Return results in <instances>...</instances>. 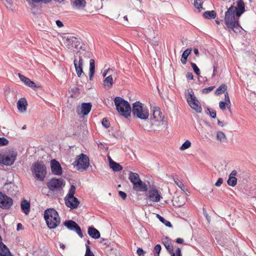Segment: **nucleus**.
Wrapping results in <instances>:
<instances>
[{"instance_id": "1", "label": "nucleus", "mask_w": 256, "mask_h": 256, "mask_svg": "<svg viewBox=\"0 0 256 256\" xmlns=\"http://www.w3.org/2000/svg\"><path fill=\"white\" fill-rule=\"evenodd\" d=\"M236 6L232 5L225 12L224 28L230 34L232 32L238 34L242 29L239 23V18L245 12V4L243 0H237Z\"/></svg>"}, {"instance_id": "2", "label": "nucleus", "mask_w": 256, "mask_h": 256, "mask_svg": "<svg viewBox=\"0 0 256 256\" xmlns=\"http://www.w3.org/2000/svg\"><path fill=\"white\" fill-rule=\"evenodd\" d=\"M44 218L50 229L56 228L60 224V218L56 210L54 208L46 210L44 212Z\"/></svg>"}, {"instance_id": "3", "label": "nucleus", "mask_w": 256, "mask_h": 256, "mask_svg": "<svg viewBox=\"0 0 256 256\" xmlns=\"http://www.w3.org/2000/svg\"><path fill=\"white\" fill-rule=\"evenodd\" d=\"M116 110L118 113L128 118L130 116L132 108L128 102L121 97H116L114 100Z\"/></svg>"}, {"instance_id": "4", "label": "nucleus", "mask_w": 256, "mask_h": 256, "mask_svg": "<svg viewBox=\"0 0 256 256\" xmlns=\"http://www.w3.org/2000/svg\"><path fill=\"white\" fill-rule=\"evenodd\" d=\"M31 170L34 178L38 180L43 181L46 176V168L42 161L34 163Z\"/></svg>"}, {"instance_id": "5", "label": "nucleus", "mask_w": 256, "mask_h": 256, "mask_svg": "<svg viewBox=\"0 0 256 256\" xmlns=\"http://www.w3.org/2000/svg\"><path fill=\"white\" fill-rule=\"evenodd\" d=\"M90 52L82 50L77 52L74 56V64H94V60Z\"/></svg>"}, {"instance_id": "6", "label": "nucleus", "mask_w": 256, "mask_h": 256, "mask_svg": "<svg viewBox=\"0 0 256 256\" xmlns=\"http://www.w3.org/2000/svg\"><path fill=\"white\" fill-rule=\"evenodd\" d=\"M185 96L187 102L190 107L194 110L197 113H201L202 108L199 100L194 95L192 88H188L185 91Z\"/></svg>"}, {"instance_id": "7", "label": "nucleus", "mask_w": 256, "mask_h": 256, "mask_svg": "<svg viewBox=\"0 0 256 256\" xmlns=\"http://www.w3.org/2000/svg\"><path fill=\"white\" fill-rule=\"evenodd\" d=\"M132 112L134 116L142 120H146L149 116V112L147 108H144L140 102H136L132 104Z\"/></svg>"}, {"instance_id": "8", "label": "nucleus", "mask_w": 256, "mask_h": 256, "mask_svg": "<svg viewBox=\"0 0 256 256\" xmlns=\"http://www.w3.org/2000/svg\"><path fill=\"white\" fill-rule=\"evenodd\" d=\"M73 164L76 166L78 170L82 169L86 170L90 165V160L88 157L85 154H80L76 158V160Z\"/></svg>"}, {"instance_id": "9", "label": "nucleus", "mask_w": 256, "mask_h": 256, "mask_svg": "<svg viewBox=\"0 0 256 256\" xmlns=\"http://www.w3.org/2000/svg\"><path fill=\"white\" fill-rule=\"evenodd\" d=\"M65 185V182L62 178H52L46 184L48 188L51 190H60Z\"/></svg>"}, {"instance_id": "10", "label": "nucleus", "mask_w": 256, "mask_h": 256, "mask_svg": "<svg viewBox=\"0 0 256 256\" xmlns=\"http://www.w3.org/2000/svg\"><path fill=\"white\" fill-rule=\"evenodd\" d=\"M17 156L16 151H12L8 154H4L0 156V164L5 166H11L14 164Z\"/></svg>"}, {"instance_id": "11", "label": "nucleus", "mask_w": 256, "mask_h": 256, "mask_svg": "<svg viewBox=\"0 0 256 256\" xmlns=\"http://www.w3.org/2000/svg\"><path fill=\"white\" fill-rule=\"evenodd\" d=\"M64 224L68 230L76 232L80 238H83L81 228L76 222L72 220H67L64 222Z\"/></svg>"}, {"instance_id": "12", "label": "nucleus", "mask_w": 256, "mask_h": 256, "mask_svg": "<svg viewBox=\"0 0 256 256\" xmlns=\"http://www.w3.org/2000/svg\"><path fill=\"white\" fill-rule=\"evenodd\" d=\"M164 116L158 107H154L152 109V118H151V122L152 125L154 124V122H158L157 125H160V122H162Z\"/></svg>"}, {"instance_id": "13", "label": "nucleus", "mask_w": 256, "mask_h": 256, "mask_svg": "<svg viewBox=\"0 0 256 256\" xmlns=\"http://www.w3.org/2000/svg\"><path fill=\"white\" fill-rule=\"evenodd\" d=\"M13 200L12 198L0 192V207L9 208L12 206Z\"/></svg>"}, {"instance_id": "14", "label": "nucleus", "mask_w": 256, "mask_h": 256, "mask_svg": "<svg viewBox=\"0 0 256 256\" xmlns=\"http://www.w3.org/2000/svg\"><path fill=\"white\" fill-rule=\"evenodd\" d=\"M146 196L153 202H159L162 198L158 190L156 188L150 189Z\"/></svg>"}, {"instance_id": "15", "label": "nucleus", "mask_w": 256, "mask_h": 256, "mask_svg": "<svg viewBox=\"0 0 256 256\" xmlns=\"http://www.w3.org/2000/svg\"><path fill=\"white\" fill-rule=\"evenodd\" d=\"M66 206L72 210L76 209L78 206L80 202L76 197L64 198Z\"/></svg>"}, {"instance_id": "16", "label": "nucleus", "mask_w": 256, "mask_h": 256, "mask_svg": "<svg viewBox=\"0 0 256 256\" xmlns=\"http://www.w3.org/2000/svg\"><path fill=\"white\" fill-rule=\"evenodd\" d=\"M247 76L246 78V82L248 86L252 88L256 86V72H246Z\"/></svg>"}, {"instance_id": "17", "label": "nucleus", "mask_w": 256, "mask_h": 256, "mask_svg": "<svg viewBox=\"0 0 256 256\" xmlns=\"http://www.w3.org/2000/svg\"><path fill=\"white\" fill-rule=\"evenodd\" d=\"M51 170L53 174L55 175L60 176L62 174V168L59 163L55 159H53L50 161Z\"/></svg>"}, {"instance_id": "18", "label": "nucleus", "mask_w": 256, "mask_h": 256, "mask_svg": "<svg viewBox=\"0 0 256 256\" xmlns=\"http://www.w3.org/2000/svg\"><path fill=\"white\" fill-rule=\"evenodd\" d=\"M132 188L134 190L139 192H147L148 190V186L141 180L136 182L132 184Z\"/></svg>"}, {"instance_id": "19", "label": "nucleus", "mask_w": 256, "mask_h": 256, "mask_svg": "<svg viewBox=\"0 0 256 256\" xmlns=\"http://www.w3.org/2000/svg\"><path fill=\"white\" fill-rule=\"evenodd\" d=\"M92 107V105L90 102L82 103L80 108V110H78V114L83 116L88 115L90 112Z\"/></svg>"}, {"instance_id": "20", "label": "nucleus", "mask_w": 256, "mask_h": 256, "mask_svg": "<svg viewBox=\"0 0 256 256\" xmlns=\"http://www.w3.org/2000/svg\"><path fill=\"white\" fill-rule=\"evenodd\" d=\"M27 106V101L24 98H21L18 102V109L20 112H25L26 110Z\"/></svg>"}, {"instance_id": "21", "label": "nucleus", "mask_w": 256, "mask_h": 256, "mask_svg": "<svg viewBox=\"0 0 256 256\" xmlns=\"http://www.w3.org/2000/svg\"><path fill=\"white\" fill-rule=\"evenodd\" d=\"M18 76L20 80L26 86L31 88L36 87V85L34 82L30 80V78L26 77L20 73L18 74Z\"/></svg>"}, {"instance_id": "22", "label": "nucleus", "mask_w": 256, "mask_h": 256, "mask_svg": "<svg viewBox=\"0 0 256 256\" xmlns=\"http://www.w3.org/2000/svg\"><path fill=\"white\" fill-rule=\"evenodd\" d=\"M88 232L89 236L93 238L98 239L100 238V232L94 227H89L88 228Z\"/></svg>"}, {"instance_id": "23", "label": "nucleus", "mask_w": 256, "mask_h": 256, "mask_svg": "<svg viewBox=\"0 0 256 256\" xmlns=\"http://www.w3.org/2000/svg\"><path fill=\"white\" fill-rule=\"evenodd\" d=\"M20 206L24 212L28 214L30 212V202L26 200H23L21 202Z\"/></svg>"}, {"instance_id": "24", "label": "nucleus", "mask_w": 256, "mask_h": 256, "mask_svg": "<svg viewBox=\"0 0 256 256\" xmlns=\"http://www.w3.org/2000/svg\"><path fill=\"white\" fill-rule=\"evenodd\" d=\"M78 42L77 38L74 36L68 38L66 39L64 44L68 48H71L74 46V44Z\"/></svg>"}, {"instance_id": "25", "label": "nucleus", "mask_w": 256, "mask_h": 256, "mask_svg": "<svg viewBox=\"0 0 256 256\" xmlns=\"http://www.w3.org/2000/svg\"><path fill=\"white\" fill-rule=\"evenodd\" d=\"M128 180L133 184L136 182L140 180V175L136 172H134L131 171L128 172Z\"/></svg>"}, {"instance_id": "26", "label": "nucleus", "mask_w": 256, "mask_h": 256, "mask_svg": "<svg viewBox=\"0 0 256 256\" xmlns=\"http://www.w3.org/2000/svg\"><path fill=\"white\" fill-rule=\"evenodd\" d=\"M162 243L169 252H172L174 251L173 246L170 240L168 237L162 239Z\"/></svg>"}, {"instance_id": "27", "label": "nucleus", "mask_w": 256, "mask_h": 256, "mask_svg": "<svg viewBox=\"0 0 256 256\" xmlns=\"http://www.w3.org/2000/svg\"><path fill=\"white\" fill-rule=\"evenodd\" d=\"M110 166L114 172H119L122 170V166L119 164L112 160L110 158Z\"/></svg>"}, {"instance_id": "28", "label": "nucleus", "mask_w": 256, "mask_h": 256, "mask_svg": "<svg viewBox=\"0 0 256 256\" xmlns=\"http://www.w3.org/2000/svg\"><path fill=\"white\" fill-rule=\"evenodd\" d=\"M72 4L74 7L77 9L83 8L86 6L84 0H74Z\"/></svg>"}, {"instance_id": "29", "label": "nucleus", "mask_w": 256, "mask_h": 256, "mask_svg": "<svg viewBox=\"0 0 256 256\" xmlns=\"http://www.w3.org/2000/svg\"><path fill=\"white\" fill-rule=\"evenodd\" d=\"M172 202L174 206L176 207H180L184 205L183 198L180 196L174 197Z\"/></svg>"}, {"instance_id": "30", "label": "nucleus", "mask_w": 256, "mask_h": 256, "mask_svg": "<svg viewBox=\"0 0 256 256\" xmlns=\"http://www.w3.org/2000/svg\"><path fill=\"white\" fill-rule=\"evenodd\" d=\"M216 16L214 10H208L203 14V16L206 19H214Z\"/></svg>"}, {"instance_id": "31", "label": "nucleus", "mask_w": 256, "mask_h": 256, "mask_svg": "<svg viewBox=\"0 0 256 256\" xmlns=\"http://www.w3.org/2000/svg\"><path fill=\"white\" fill-rule=\"evenodd\" d=\"M192 52V48H186L182 53L181 62L182 64H186V60L188 56Z\"/></svg>"}, {"instance_id": "32", "label": "nucleus", "mask_w": 256, "mask_h": 256, "mask_svg": "<svg viewBox=\"0 0 256 256\" xmlns=\"http://www.w3.org/2000/svg\"><path fill=\"white\" fill-rule=\"evenodd\" d=\"M216 140L221 142H226L227 141V138L226 134L221 131L217 132Z\"/></svg>"}, {"instance_id": "33", "label": "nucleus", "mask_w": 256, "mask_h": 256, "mask_svg": "<svg viewBox=\"0 0 256 256\" xmlns=\"http://www.w3.org/2000/svg\"><path fill=\"white\" fill-rule=\"evenodd\" d=\"M113 84V78L112 75L107 76L104 81V84L105 86L110 88Z\"/></svg>"}, {"instance_id": "34", "label": "nucleus", "mask_w": 256, "mask_h": 256, "mask_svg": "<svg viewBox=\"0 0 256 256\" xmlns=\"http://www.w3.org/2000/svg\"><path fill=\"white\" fill-rule=\"evenodd\" d=\"M227 86L225 84H222L216 90L215 94L219 95L222 93H224V91L226 90Z\"/></svg>"}, {"instance_id": "35", "label": "nucleus", "mask_w": 256, "mask_h": 256, "mask_svg": "<svg viewBox=\"0 0 256 256\" xmlns=\"http://www.w3.org/2000/svg\"><path fill=\"white\" fill-rule=\"evenodd\" d=\"M76 193V186L74 185H72L69 190L68 192L64 198H69L71 197H74V195Z\"/></svg>"}, {"instance_id": "36", "label": "nucleus", "mask_w": 256, "mask_h": 256, "mask_svg": "<svg viewBox=\"0 0 256 256\" xmlns=\"http://www.w3.org/2000/svg\"><path fill=\"white\" fill-rule=\"evenodd\" d=\"M156 217L158 218V220L163 224H164L168 228H172V224H171L170 222L165 220L162 216H160L158 214H156Z\"/></svg>"}, {"instance_id": "37", "label": "nucleus", "mask_w": 256, "mask_h": 256, "mask_svg": "<svg viewBox=\"0 0 256 256\" xmlns=\"http://www.w3.org/2000/svg\"><path fill=\"white\" fill-rule=\"evenodd\" d=\"M227 182L228 185L232 186H234L236 184L237 178L233 176H229Z\"/></svg>"}, {"instance_id": "38", "label": "nucleus", "mask_w": 256, "mask_h": 256, "mask_svg": "<svg viewBox=\"0 0 256 256\" xmlns=\"http://www.w3.org/2000/svg\"><path fill=\"white\" fill-rule=\"evenodd\" d=\"M150 34L148 35V36H150L149 38L150 40V42H151L152 44H153L154 46H158V41L157 40H155V37L153 36L154 34V30H150Z\"/></svg>"}, {"instance_id": "39", "label": "nucleus", "mask_w": 256, "mask_h": 256, "mask_svg": "<svg viewBox=\"0 0 256 256\" xmlns=\"http://www.w3.org/2000/svg\"><path fill=\"white\" fill-rule=\"evenodd\" d=\"M202 0H194V6L196 8L199 10L203 9L202 7Z\"/></svg>"}, {"instance_id": "40", "label": "nucleus", "mask_w": 256, "mask_h": 256, "mask_svg": "<svg viewBox=\"0 0 256 256\" xmlns=\"http://www.w3.org/2000/svg\"><path fill=\"white\" fill-rule=\"evenodd\" d=\"M191 146V142L190 140H186L180 146L181 150H185Z\"/></svg>"}, {"instance_id": "41", "label": "nucleus", "mask_w": 256, "mask_h": 256, "mask_svg": "<svg viewBox=\"0 0 256 256\" xmlns=\"http://www.w3.org/2000/svg\"><path fill=\"white\" fill-rule=\"evenodd\" d=\"M95 72V65H90L89 76L90 80H92L93 78V76Z\"/></svg>"}, {"instance_id": "42", "label": "nucleus", "mask_w": 256, "mask_h": 256, "mask_svg": "<svg viewBox=\"0 0 256 256\" xmlns=\"http://www.w3.org/2000/svg\"><path fill=\"white\" fill-rule=\"evenodd\" d=\"M74 66L78 76H80L82 72V65H74Z\"/></svg>"}, {"instance_id": "43", "label": "nucleus", "mask_w": 256, "mask_h": 256, "mask_svg": "<svg viewBox=\"0 0 256 256\" xmlns=\"http://www.w3.org/2000/svg\"><path fill=\"white\" fill-rule=\"evenodd\" d=\"M161 250V246L160 244H156L154 248V255L155 256H159L160 252Z\"/></svg>"}, {"instance_id": "44", "label": "nucleus", "mask_w": 256, "mask_h": 256, "mask_svg": "<svg viewBox=\"0 0 256 256\" xmlns=\"http://www.w3.org/2000/svg\"><path fill=\"white\" fill-rule=\"evenodd\" d=\"M175 184L182 190H184V184L178 178H174Z\"/></svg>"}, {"instance_id": "45", "label": "nucleus", "mask_w": 256, "mask_h": 256, "mask_svg": "<svg viewBox=\"0 0 256 256\" xmlns=\"http://www.w3.org/2000/svg\"><path fill=\"white\" fill-rule=\"evenodd\" d=\"M8 144V140L5 138H0V146H6Z\"/></svg>"}, {"instance_id": "46", "label": "nucleus", "mask_w": 256, "mask_h": 256, "mask_svg": "<svg viewBox=\"0 0 256 256\" xmlns=\"http://www.w3.org/2000/svg\"><path fill=\"white\" fill-rule=\"evenodd\" d=\"M102 124L106 128H108L110 127V123L107 118H104L102 119Z\"/></svg>"}, {"instance_id": "47", "label": "nucleus", "mask_w": 256, "mask_h": 256, "mask_svg": "<svg viewBox=\"0 0 256 256\" xmlns=\"http://www.w3.org/2000/svg\"><path fill=\"white\" fill-rule=\"evenodd\" d=\"M84 256H94L93 252L90 250L89 246L86 244V250Z\"/></svg>"}, {"instance_id": "48", "label": "nucleus", "mask_w": 256, "mask_h": 256, "mask_svg": "<svg viewBox=\"0 0 256 256\" xmlns=\"http://www.w3.org/2000/svg\"><path fill=\"white\" fill-rule=\"evenodd\" d=\"M228 104H229L226 102L221 101L219 103V106L221 110H224L226 109V106H228Z\"/></svg>"}, {"instance_id": "49", "label": "nucleus", "mask_w": 256, "mask_h": 256, "mask_svg": "<svg viewBox=\"0 0 256 256\" xmlns=\"http://www.w3.org/2000/svg\"><path fill=\"white\" fill-rule=\"evenodd\" d=\"M28 2L32 1V2L39 3L40 2L46 4L50 2L52 0H26Z\"/></svg>"}, {"instance_id": "50", "label": "nucleus", "mask_w": 256, "mask_h": 256, "mask_svg": "<svg viewBox=\"0 0 256 256\" xmlns=\"http://www.w3.org/2000/svg\"><path fill=\"white\" fill-rule=\"evenodd\" d=\"M214 88V86H210L208 88H204L202 90V92L203 93H206V94L208 93L209 92H210Z\"/></svg>"}, {"instance_id": "51", "label": "nucleus", "mask_w": 256, "mask_h": 256, "mask_svg": "<svg viewBox=\"0 0 256 256\" xmlns=\"http://www.w3.org/2000/svg\"><path fill=\"white\" fill-rule=\"evenodd\" d=\"M136 252L138 256H144L145 253L142 248H138Z\"/></svg>"}, {"instance_id": "52", "label": "nucleus", "mask_w": 256, "mask_h": 256, "mask_svg": "<svg viewBox=\"0 0 256 256\" xmlns=\"http://www.w3.org/2000/svg\"><path fill=\"white\" fill-rule=\"evenodd\" d=\"M192 66L194 72L197 75H199L200 74V70L198 68L197 66V65H192Z\"/></svg>"}, {"instance_id": "53", "label": "nucleus", "mask_w": 256, "mask_h": 256, "mask_svg": "<svg viewBox=\"0 0 256 256\" xmlns=\"http://www.w3.org/2000/svg\"><path fill=\"white\" fill-rule=\"evenodd\" d=\"M208 110L209 111L210 116L213 118H215L216 116V112L215 110L210 111V108H208Z\"/></svg>"}, {"instance_id": "54", "label": "nucleus", "mask_w": 256, "mask_h": 256, "mask_svg": "<svg viewBox=\"0 0 256 256\" xmlns=\"http://www.w3.org/2000/svg\"><path fill=\"white\" fill-rule=\"evenodd\" d=\"M118 194L123 200H125L127 196L126 194L122 191H119Z\"/></svg>"}, {"instance_id": "55", "label": "nucleus", "mask_w": 256, "mask_h": 256, "mask_svg": "<svg viewBox=\"0 0 256 256\" xmlns=\"http://www.w3.org/2000/svg\"><path fill=\"white\" fill-rule=\"evenodd\" d=\"M98 5L97 6H95L96 8V9H100L102 7V0H96Z\"/></svg>"}, {"instance_id": "56", "label": "nucleus", "mask_w": 256, "mask_h": 256, "mask_svg": "<svg viewBox=\"0 0 256 256\" xmlns=\"http://www.w3.org/2000/svg\"><path fill=\"white\" fill-rule=\"evenodd\" d=\"M223 179L222 178H219L217 182L215 183V186H220L222 184Z\"/></svg>"}, {"instance_id": "57", "label": "nucleus", "mask_w": 256, "mask_h": 256, "mask_svg": "<svg viewBox=\"0 0 256 256\" xmlns=\"http://www.w3.org/2000/svg\"><path fill=\"white\" fill-rule=\"evenodd\" d=\"M224 96H225L224 99H225L226 102L227 103H228V104H230V98H229L228 94V92H226L224 94Z\"/></svg>"}, {"instance_id": "58", "label": "nucleus", "mask_w": 256, "mask_h": 256, "mask_svg": "<svg viewBox=\"0 0 256 256\" xmlns=\"http://www.w3.org/2000/svg\"><path fill=\"white\" fill-rule=\"evenodd\" d=\"M100 243H104V245L108 246L109 244V242L107 239L102 238L100 240Z\"/></svg>"}, {"instance_id": "59", "label": "nucleus", "mask_w": 256, "mask_h": 256, "mask_svg": "<svg viewBox=\"0 0 256 256\" xmlns=\"http://www.w3.org/2000/svg\"><path fill=\"white\" fill-rule=\"evenodd\" d=\"M186 77L188 80H192L194 78L192 72H188L186 74Z\"/></svg>"}, {"instance_id": "60", "label": "nucleus", "mask_w": 256, "mask_h": 256, "mask_svg": "<svg viewBox=\"0 0 256 256\" xmlns=\"http://www.w3.org/2000/svg\"><path fill=\"white\" fill-rule=\"evenodd\" d=\"M56 24L58 28H62L64 26L62 22L59 20L56 21Z\"/></svg>"}, {"instance_id": "61", "label": "nucleus", "mask_w": 256, "mask_h": 256, "mask_svg": "<svg viewBox=\"0 0 256 256\" xmlns=\"http://www.w3.org/2000/svg\"><path fill=\"white\" fill-rule=\"evenodd\" d=\"M23 228V226H22V225L20 224V223H18V224H17V228H16V230L18 231L20 230H21Z\"/></svg>"}, {"instance_id": "62", "label": "nucleus", "mask_w": 256, "mask_h": 256, "mask_svg": "<svg viewBox=\"0 0 256 256\" xmlns=\"http://www.w3.org/2000/svg\"><path fill=\"white\" fill-rule=\"evenodd\" d=\"M176 242L178 244H182L184 242V240L181 238H178L176 240Z\"/></svg>"}, {"instance_id": "63", "label": "nucleus", "mask_w": 256, "mask_h": 256, "mask_svg": "<svg viewBox=\"0 0 256 256\" xmlns=\"http://www.w3.org/2000/svg\"><path fill=\"white\" fill-rule=\"evenodd\" d=\"M237 172L236 170H234L232 172L231 174H230V176H234L236 175Z\"/></svg>"}, {"instance_id": "64", "label": "nucleus", "mask_w": 256, "mask_h": 256, "mask_svg": "<svg viewBox=\"0 0 256 256\" xmlns=\"http://www.w3.org/2000/svg\"><path fill=\"white\" fill-rule=\"evenodd\" d=\"M194 54H196V56H199V52H198V48H194Z\"/></svg>"}]
</instances>
